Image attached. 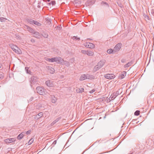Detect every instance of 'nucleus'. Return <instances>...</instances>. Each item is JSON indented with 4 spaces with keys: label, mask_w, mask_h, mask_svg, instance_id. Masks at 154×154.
Wrapping results in <instances>:
<instances>
[{
    "label": "nucleus",
    "mask_w": 154,
    "mask_h": 154,
    "mask_svg": "<svg viewBox=\"0 0 154 154\" xmlns=\"http://www.w3.org/2000/svg\"><path fill=\"white\" fill-rule=\"evenodd\" d=\"M15 138H12L10 139H7L5 140V142L7 143H13L16 141Z\"/></svg>",
    "instance_id": "obj_10"
},
{
    "label": "nucleus",
    "mask_w": 154,
    "mask_h": 154,
    "mask_svg": "<svg viewBox=\"0 0 154 154\" xmlns=\"http://www.w3.org/2000/svg\"><path fill=\"white\" fill-rule=\"evenodd\" d=\"M51 3L52 5H54L55 4L56 2H55L54 1H52L50 3H49V4H51Z\"/></svg>",
    "instance_id": "obj_36"
},
{
    "label": "nucleus",
    "mask_w": 154,
    "mask_h": 154,
    "mask_svg": "<svg viewBox=\"0 0 154 154\" xmlns=\"http://www.w3.org/2000/svg\"><path fill=\"white\" fill-rule=\"evenodd\" d=\"M39 116H38V114L36 115L34 117V119H39L40 118L38 117Z\"/></svg>",
    "instance_id": "obj_38"
},
{
    "label": "nucleus",
    "mask_w": 154,
    "mask_h": 154,
    "mask_svg": "<svg viewBox=\"0 0 154 154\" xmlns=\"http://www.w3.org/2000/svg\"><path fill=\"white\" fill-rule=\"evenodd\" d=\"M62 63H60V64L64 65L66 66H69L70 65L69 63L66 61H64L62 59Z\"/></svg>",
    "instance_id": "obj_15"
},
{
    "label": "nucleus",
    "mask_w": 154,
    "mask_h": 154,
    "mask_svg": "<svg viewBox=\"0 0 154 154\" xmlns=\"http://www.w3.org/2000/svg\"><path fill=\"white\" fill-rule=\"evenodd\" d=\"M87 51L84 50H82L81 51V52L82 53L84 54H87Z\"/></svg>",
    "instance_id": "obj_33"
},
{
    "label": "nucleus",
    "mask_w": 154,
    "mask_h": 154,
    "mask_svg": "<svg viewBox=\"0 0 154 154\" xmlns=\"http://www.w3.org/2000/svg\"><path fill=\"white\" fill-rule=\"evenodd\" d=\"M50 1V0H47V1L49 2Z\"/></svg>",
    "instance_id": "obj_48"
},
{
    "label": "nucleus",
    "mask_w": 154,
    "mask_h": 154,
    "mask_svg": "<svg viewBox=\"0 0 154 154\" xmlns=\"http://www.w3.org/2000/svg\"><path fill=\"white\" fill-rule=\"evenodd\" d=\"M24 27L25 28L27 29V30L31 33H34L35 32L34 29L27 25H25Z\"/></svg>",
    "instance_id": "obj_11"
},
{
    "label": "nucleus",
    "mask_w": 154,
    "mask_h": 154,
    "mask_svg": "<svg viewBox=\"0 0 154 154\" xmlns=\"http://www.w3.org/2000/svg\"><path fill=\"white\" fill-rule=\"evenodd\" d=\"M37 77L34 76H33L31 78L30 82L31 83V87L34 85H36L38 84V81Z\"/></svg>",
    "instance_id": "obj_1"
},
{
    "label": "nucleus",
    "mask_w": 154,
    "mask_h": 154,
    "mask_svg": "<svg viewBox=\"0 0 154 154\" xmlns=\"http://www.w3.org/2000/svg\"><path fill=\"white\" fill-rule=\"evenodd\" d=\"M33 24H34L38 26H40L41 25V24L36 21L34 20L33 22Z\"/></svg>",
    "instance_id": "obj_25"
},
{
    "label": "nucleus",
    "mask_w": 154,
    "mask_h": 154,
    "mask_svg": "<svg viewBox=\"0 0 154 154\" xmlns=\"http://www.w3.org/2000/svg\"><path fill=\"white\" fill-rule=\"evenodd\" d=\"M140 111L139 110H137L135 111V112H134V115L136 116H138L140 114Z\"/></svg>",
    "instance_id": "obj_32"
},
{
    "label": "nucleus",
    "mask_w": 154,
    "mask_h": 154,
    "mask_svg": "<svg viewBox=\"0 0 154 154\" xmlns=\"http://www.w3.org/2000/svg\"><path fill=\"white\" fill-rule=\"evenodd\" d=\"M100 67H99L98 66V65H97L94 67V72H96L97 71V70H98V69H100Z\"/></svg>",
    "instance_id": "obj_22"
},
{
    "label": "nucleus",
    "mask_w": 154,
    "mask_h": 154,
    "mask_svg": "<svg viewBox=\"0 0 154 154\" xmlns=\"http://www.w3.org/2000/svg\"><path fill=\"white\" fill-rule=\"evenodd\" d=\"M94 54L93 52L90 51H87V55L88 56H92Z\"/></svg>",
    "instance_id": "obj_20"
},
{
    "label": "nucleus",
    "mask_w": 154,
    "mask_h": 154,
    "mask_svg": "<svg viewBox=\"0 0 154 154\" xmlns=\"http://www.w3.org/2000/svg\"><path fill=\"white\" fill-rule=\"evenodd\" d=\"M76 91L78 93H82L84 91V89L83 88H77L76 89Z\"/></svg>",
    "instance_id": "obj_17"
},
{
    "label": "nucleus",
    "mask_w": 154,
    "mask_h": 154,
    "mask_svg": "<svg viewBox=\"0 0 154 154\" xmlns=\"http://www.w3.org/2000/svg\"><path fill=\"white\" fill-rule=\"evenodd\" d=\"M34 139L33 138H31L30 139L28 143V145H31L33 142Z\"/></svg>",
    "instance_id": "obj_27"
},
{
    "label": "nucleus",
    "mask_w": 154,
    "mask_h": 154,
    "mask_svg": "<svg viewBox=\"0 0 154 154\" xmlns=\"http://www.w3.org/2000/svg\"><path fill=\"white\" fill-rule=\"evenodd\" d=\"M144 16L146 21L148 20H149V17L147 15L144 14Z\"/></svg>",
    "instance_id": "obj_29"
},
{
    "label": "nucleus",
    "mask_w": 154,
    "mask_h": 154,
    "mask_svg": "<svg viewBox=\"0 0 154 154\" xmlns=\"http://www.w3.org/2000/svg\"><path fill=\"white\" fill-rule=\"evenodd\" d=\"M59 118H57L54 121H53L51 124V126H52L54 125V124H55L57 122L59 121Z\"/></svg>",
    "instance_id": "obj_24"
},
{
    "label": "nucleus",
    "mask_w": 154,
    "mask_h": 154,
    "mask_svg": "<svg viewBox=\"0 0 154 154\" xmlns=\"http://www.w3.org/2000/svg\"><path fill=\"white\" fill-rule=\"evenodd\" d=\"M48 36V35H45V36H44V37L45 38H47Z\"/></svg>",
    "instance_id": "obj_44"
},
{
    "label": "nucleus",
    "mask_w": 154,
    "mask_h": 154,
    "mask_svg": "<svg viewBox=\"0 0 154 154\" xmlns=\"http://www.w3.org/2000/svg\"><path fill=\"white\" fill-rule=\"evenodd\" d=\"M62 58L59 57L51 58V62H56L59 64L62 63Z\"/></svg>",
    "instance_id": "obj_4"
},
{
    "label": "nucleus",
    "mask_w": 154,
    "mask_h": 154,
    "mask_svg": "<svg viewBox=\"0 0 154 154\" xmlns=\"http://www.w3.org/2000/svg\"><path fill=\"white\" fill-rule=\"evenodd\" d=\"M49 22H50V19H49Z\"/></svg>",
    "instance_id": "obj_50"
},
{
    "label": "nucleus",
    "mask_w": 154,
    "mask_h": 154,
    "mask_svg": "<svg viewBox=\"0 0 154 154\" xmlns=\"http://www.w3.org/2000/svg\"><path fill=\"white\" fill-rule=\"evenodd\" d=\"M105 61L104 60H101L98 63H97V65L101 68L104 65L105 63Z\"/></svg>",
    "instance_id": "obj_12"
},
{
    "label": "nucleus",
    "mask_w": 154,
    "mask_h": 154,
    "mask_svg": "<svg viewBox=\"0 0 154 154\" xmlns=\"http://www.w3.org/2000/svg\"><path fill=\"white\" fill-rule=\"evenodd\" d=\"M27 22L30 23V24H33V22L34 20H32V19H29L27 20Z\"/></svg>",
    "instance_id": "obj_30"
},
{
    "label": "nucleus",
    "mask_w": 154,
    "mask_h": 154,
    "mask_svg": "<svg viewBox=\"0 0 154 154\" xmlns=\"http://www.w3.org/2000/svg\"><path fill=\"white\" fill-rule=\"evenodd\" d=\"M38 116H39L38 117H39V118H40L42 116L43 113L42 112H41L38 114Z\"/></svg>",
    "instance_id": "obj_35"
},
{
    "label": "nucleus",
    "mask_w": 154,
    "mask_h": 154,
    "mask_svg": "<svg viewBox=\"0 0 154 154\" xmlns=\"http://www.w3.org/2000/svg\"><path fill=\"white\" fill-rule=\"evenodd\" d=\"M51 58H46V59H45L47 61H48L51 62Z\"/></svg>",
    "instance_id": "obj_39"
},
{
    "label": "nucleus",
    "mask_w": 154,
    "mask_h": 154,
    "mask_svg": "<svg viewBox=\"0 0 154 154\" xmlns=\"http://www.w3.org/2000/svg\"><path fill=\"white\" fill-rule=\"evenodd\" d=\"M85 79H86L85 74H83L80 76L79 80L82 81L84 80Z\"/></svg>",
    "instance_id": "obj_19"
},
{
    "label": "nucleus",
    "mask_w": 154,
    "mask_h": 154,
    "mask_svg": "<svg viewBox=\"0 0 154 154\" xmlns=\"http://www.w3.org/2000/svg\"><path fill=\"white\" fill-rule=\"evenodd\" d=\"M48 94L51 97V102L53 103H55L57 100V99L55 97L54 95H52L51 94V93L50 92V93H48Z\"/></svg>",
    "instance_id": "obj_9"
},
{
    "label": "nucleus",
    "mask_w": 154,
    "mask_h": 154,
    "mask_svg": "<svg viewBox=\"0 0 154 154\" xmlns=\"http://www.w3.org/2000/svg\"><path fill=\"white\" fill-rule=\"evenodd\" d=\"M56 143H57L56 140H54L53 143V144L55 145V144H56Z\"/></svg>",
    "instance_id": "obj_42"
},
{
    "label": "nucleus",
    "mask_w": 154,
    "mask_h": 154,
    "mask_svg": "<svg viewBox=\"0 0 154 154\" xmlns=\"http://www.w3.org/2000/svg\"><path fill=\"white\" fill-rule=\"evenodd\" d=\"M104 77L106 79H114L116 76L113 74H107L104 75Z\"/></svg>",
    "instance_id": "obj_6"
},
{
    "label": "nucleus",
    "mask_w": 154,
    "mask_h": 154,
    "mask_svg": "<svg viewBox=\"0 0 154 154\" xmlns=\"http://www.w3.org/2000/svg\"><path fill=\"white\" fill-rule=\"evenodd\" d=\"M132 154V153H131V154Z\"/></svg>",
    "instance_id": "obj_52"
},
{
    "label": "nucleus",
    "mask_w": 154,
    "mask_h": 154,
    "mask_svg": "<svg viewBox=\"0 0 154 154\" xmlns=\"http://www.w3.org/2000/svg\"><path fill=\"white\" fill-rule=\"evenodd\" d=\"M102 3H104V4H106V5H108V4L107 3H106V2H102Z\"/></svg>",
    "instance_id": "obj_45"
},
{
    "label": "nucleus",
    "mask_w": 154,
    "mask_h": 154,
    "mask_svg": "<svg viewBox=\"0 0 154 154\" xmlns=\"http://www.w3.org/2000/svg\"><path fill=\"white\" fill-rule=\"evenodd\" d=\"M61 26H58L57 27V29L58 30H60L61 29Z\"/></svg>",
    "instance_id": "obj_37"
},
{
    "label": "nucleus",
    "mask_w": 154,
    "mask_h": 154,
    "mask_svg": "<svg viewBox=\"0 0 154 154\" xmlns=\"http://www.w3.org/2000/svg\"><path fill=\"white\" fill-rule=\"evenodd\" d=\"M86 79H93V76L88 74H85Z\"/></svg>",
    "instance_id": "obj_21"
},
{
    "label": "nucleus",
    "mask_w": 154,
    "mask_h": 154,
    "mask_svg": "<svg viewBox=\"0 0 154 154\" xmlns=\"http://www.w3.org/2000/svg\"><path fill=\"white\" fill-rule=\"evenodd\" d=\"M131 63H132L131 62L128 63H127V64H125L124 66L125 67L127 68V67H129L131 65Z\"/></svg>",
    "instance_id": "obj_28"
},
{
    "label": "nucleus",
    "mask_w": 154,
    "mask_h": 154,
    "mask_svg": "<svg viewBox=\"0 0 154 154\" xmlns=\"http://www.w3.org/2000/svg\"><path fill=\"white\" fill-rule=\"evenodd\" d=\"M122 44L119 43L117 44L114 48V52H116L118 51L121 48Z\"/></svg>",
    "instance_id": "obj_5"
},
{
    "label": "nucleus",
    "mask_w": 154,
    "mask_h": 154,
    "mask_svg": "<svg viewBox=\"0 0 154 154\" xmlns=\"http://www.w3.org/2000/svg\"><path fill=\"white\" fill-rule=\"evenodd\" d=\"M95 91V90L94 89H92L89 92L91 94L93 93H94Z\"/></svg>",
    "instance_id": "obj_40"
},
{
    "label": "nucleus",
    "mask_w": 154,
    "mask_h": 154,
    "mask_svg": "<svg viewBox=\"0 0 154 154\" xmlns=\"http://www.w3.org/2000/svg\"><path fill=\"white\" fill-rule=\"evenodd\" d=\"M107 53L108 54H111L114 52V49L113 50L112 49H110L107 51Z\"/></svg>",
    "instance_id": "obj_26"
},
{
    "label": "nucleus",
    "mask_w": 154,
    "mask_h": 154,
    "mask_svg": "<svg viewBox=\"0 0 154 154\" xmlns=\"http://www.w3.org/2000/svg\"><path fill=\"white\" fill-rule=\"evenodd\" d=\"M11 46L12 50L15 53L18 54H21L22 53L21 50L17 46L12 45Z\"/></svg>",
    "instance_id": "obj_3"
},
{
    "label": "nucleus",
    "mask_w": 154,
    "mask_h": 154,
    "mask_svg": "<svg viewBox=\"0 0 154 154\" xmlns=\"http://www.w3.org/2000/svg\"><path fill=\"white\" fill-rule=\"evenodd\" d=\"M31 41L32 42H34V40L33 39H32L31 40Z\"/></svg>",
    "instance_id": "obj_46"
},
{
    "label": "nucleus",
    "mask_w": 154,
    "mask_h": 154,
    "mask_svg": "<svg viewBox=\"0 0 154 154\" xmlns=\"http://www.w3.org/2000/svg\"><path fill=\"white\" fill-rule=\"evenodd\" d=\"M25 70H26L27 73H28V74L30 73V71L29 70H28V67H26L25 68Z\"/></svg>",
    "instance_id": "obj_31"
},
{
    "label": "nucleus",
    "mask_w": 154,
    "mask_h": 154,
    "mask_svg": "<svg viewBox=\"0 0 154 154\" xmlns=\"http://www.w3.org/2000/svg\"><path fill=\"white\" fill-rule=\"evenodd\" d=\"M47 113L48 114V113L47 112Z\"/></svg>",
    "instance_id": "obj_51"
},
{
    "label": "nucleus",
    "mask_w": 154,
    "mask_h": 154,
    "mask_svg": "<svg viewBox=\"0 0 154 154\" xmlns=\"http://www.w3.org/2000/svg\"><path fill=\"white\" fill-rule=\"evenodd\" d=\"M33 36L35 38H39L40 36L39 33L37 32H35L33 33Z\"/></svg>",
    "instance_id": "obj_16"
},
{
    "label": "nucleus",
    "mask_w": 154,
    "mask_h": 154,
    "mask_svg": "<svg viewBox=\"0 0 154 154\" xmlns=\"http://www.w3.org/2000/svg\"><path fill=\"white\" fill-rule=\"evenodd\" d=\"M126 72H122L119 75V78L121 79H122L124 78L126 76Z\"/></svg>",
    "instance_id": "obj_14"
},
{
    "label": "nucleus",
    "mask_w": 154,
    "mask_h": 154,
    "mask_svg": "<svg viewBox=\"0 0 154 154\" xmlns=\"http://www.w3.org/2000/svg\"><path fill=\"white\" fill-rule=\"evenodd\" d=\"M3 76L2 74L0 75V79H2L3 78Z\"/></svg>",
    "instance_id": "obj_43"
},
{
    "label": "nucleus",
    "mask_w": 154,
    "mask_h": 154,
    "mask_svg": "<svg viewBox=\"0 0 154 154\" xmlns=\"http://www.w3.org/2000/svg\"><path fill=\"white\" fill-rule=\"evenodd\" d=\"M45 83L49 87H53L54 85V82L52 80H48Z\"/></svg>",
    "instance_id": "obj_8"
},
{
    "label": "nucleus",
    "mask_w": 154,
    "mask_h": 154,
    "mask_svg": "<svg viewBox=\"0 0 154 154\" xmlns=\"http://www.w3.org/2000/svg\"><path fill=\"white\" fill-rule=\"evenodd\" d=\"M47 68L48 70V72L50 73L53 74L54 73L55 70L53 68L50 66H48Z\"/></svg>",
    "instance_id": "obj_13"
},
{
    "label": "nucleus",
    "mask_w": 154,
    "mask_h": 154,
    "mask_svg": "<svg viewBox=\"0 0 154 154\" xmlns=\"http://www.w3.org/2000/svg\"><path fill=\"white\" fill-rule=\"evenodd\" d=\"M84 45L87 48H94V45L91 43L86 42L84 44Z\"/></svg>",
    "instance_id": "obj_7"
},
{
    "label": "nucleus",
    "mask_w": 154,
    "mask_h": 154,
    "mask_svg": "<svg viewBox=\"0 0 154 154\" xmlns=\"http://www.w3.org/2000/svg\"><path fill=\"white\" fill-rule=\"evenodd\" d=\"M72 39H73V40H75V39H76V40H79L80 39V38L79 37H76V36H73V37H72Z\"/></svg>",
    "instance_id": "obj_34"
},
{
    "label": "nucleus",
    "mask_w": 154,
    "mask_h": 154,
    "mask_svg": "<svg viewBox=\"0 0 154 154\" xmlns=\"http://www.w3.org/2000/svg\"><path fill=\"white\" fill-rule=\"evenodd\" d=\"M31 132V130H29L28 131H27L26 132V133L27 134H30V132Z\"/></svg>",
    "instance_id": "obj_41"
},
{
    "label": "nucleus",
    "mask_w": 154,
    "mask_h": 154,
    "mask_svg": "<svg viewBox=\"0 0 154 154\" xmlns=\"http://www.w3.org/2000/svg\"><path fill=\"white\" fill-rule=\"evenodd\" d=\"M24 132L21 133L17 137V139L19 140H20L22 139L24 136Z\"/></svg>",
    "instance_id": "obj_18"
},
{
    "label": "nucleus",
    "mask_w": 154,
    "mask_h": 154,
    "mask_svg": "<svg viewBox=\"0 0 154 154\" xmlns=\"http://www.w3.org/2000/svg\"><path fill=\"white\" fill-rule=\"evenodd\" d=\"M2 65L0 63V68L1 67Z\"/></svg>",
    "instance_id": "obj_47"
},
{
    "label": "nucleus",
    "mask_w": 154,
    "mask_h": 154,
    "mask_svg": "<svg viewBox=\"0 0 154 154\" xmlns=\"http://www.w3.org/2000/svg\"><path fill=\"white\" fill-rule=\"evenodd\" d=\"M33 98H31V99H32L31 100H32V99H33Z\"/></svg>",
    "instance_id": "obj_49"
},
{
    "label": "nucleus",
    "mask_w": 154,
    "mask_h": 154,
    "mask_svg": "<svg viewBox=\"0 0 154 154\" xmlns=\"http://www.w3.org/2000/svg\"><path fill=\"white\" fill-rule=\"evenodd\" d=\"M7 20L8 19L6 18L3 17H0V21H1L2 22H5L6 20Z\"/></svg>",
    "instance_id": "obj_23"
},
{
    "label": "nucleus",
    "mask_w": 154,
    "mask_h": 154,
    "mask_svg": "<svg viewBox=\"0 0 154 154\" xmlns=\"http://www.w3.org/2000/svg\"><path fill=\"white\" fill-rule=\"evenodd\" d=\"M37 92L40 95H43L46 94L47 92L46 90L41 87H38L36 88Z\"/></svg>",
    "instance_id": "obj_2"
}]
</instances>
